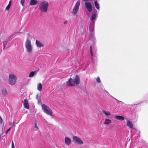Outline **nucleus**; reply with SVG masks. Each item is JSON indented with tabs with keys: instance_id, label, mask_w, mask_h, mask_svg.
<instances>
[{
	"instance_id": "nucleus-1",
	"label": "nucleus",
	"mask_w": 148,
	"mask_h": 148,
	"mask_svg": "<svg viewBox=\"0 0 148 148\" xmlns=\"http://www.w3.org/2000/svg\"><path fill=\"white\" fill-rule=\"evenodd\" d=\"M49 4L46 1H43L40 3L39 8L44 12H46L47 11Z\"/></svg>"
},
{
	"instance_id": "nucleus-2",
	"label": "nucleus",
	"mask_w": 148,
	"mask_h": 148,
	"mask_svg": "<svg viewBox=\"0 0 148 148\" xmlns=\"http://www.w3.org/2000/svg\"><path fill=\"white\" fill-rule=\"evenodd\" d=\"M41 107L42 109L44 112L49 115L50 116L52 115V111L49 107L44 104L42 105Z\"/></svg>"
},
{
	"instance_id": "nucleus-3",
	"label": "nucleus",
	"mask_w": 148,
	"mask_h": 148,
	"mask_svg": "<svg viewBox=\"0 0 148 148\" xmlns=\"http://www.w3.org/2000/svg\"><path fill=\"white\" fill-rule=\"evenodd\" d=\"M25 46L26 48L27 51L28 53H30L32 52L33 51L32 46L30 41L29 39L27 40L25 44Z\"/></svg>"
},
{
	"instance_id": "nucleus-4",
	"label": "nucleus",
	"mask_w": 148,
	"mask_h": 148,
	"mask_svg": "<svg viewBox=\"0 0 148 148\" xmlns=\"http://www.w3.org/2000/svg\"><path fill=\"white\" fill-rule=\"evenodd\" d=\"M16 79V77L15 75L13 74H11L9 75V82L10 84L11 85H14Z\"/></svg>"
},
{
	"instance_id": "nucleus-5",
	"label": "nucleus",
	"mask_w": 148,
	"mask_h": 148,
	"mask_svg": "<svg viewBox=\"0 0 148 148\" xmlns=\"http://www.w3.org/2000/svg\"><path fill=\"white\" fill-rule=\"evenodd\" d=\"M80 4V2L79 1H77L76 3L73 10L72 14L73 15H76L77 13Z\"/></svg>"
},
{
	"instance_id": "nucleus-6",
	"label": "nucleus",
	"mask_w": 148,
	"mask_h": 148,
	"mask_svg": "<svg viewBox=\"0 0 148 148\" xmlns=\"http://www.w3.org/2000/svg\"><path fill=\"white\" fill-rule=\"evenodd\" d=\"M73 140L74 143L78 144L81 145L83 143V141L79 137L76 136H73Z\"/></svg>"
},
{
	"instance_id": "nucleus-7",
	"label": "nucleus",
	"mask_w": 148,
	"mask_h": 148,
	"mask_svg": "<svg viewBox=\"0 0 148 148\" xmlns=\"http://www.w3.org/2000/svg\"><path fill=\"white\" fill-rule=\"evenodd\" d=\"M85 2V5L86 7L89 12H91L92 10L91 4L89 2Z\"/></svg>"
},
{
	"instance_id": "nucleus-8",
	"label": "nucleus",
	"mask_w": 148,
	"mask_h": 148,
	"mask_svg": "<svg viewBox=\"0 0 148 148\" xmlns=\"http://www.w3.org/2000/svg\"><path fill=\"white\" fill-rule=\"evenodd\" d=\"M73 80L74 83L77 85H79L80 83V79L79 77L77 75L75 76V77L73 79Z\"/></svg>"
},
{
	"instance_id": "nucleus-9",
	"label": "nucleus",
	"mask_w": 148,
	"mask_h": 148,
	"mask_svg": "<svg viewBox=\"0 0 148 148\" xmlns=\"http://www.w3.org/2000/svg\"><path fill=\"white\" fill-rule=\"evenodd\" d=\"M66 84L68 86H74V83L73 79L70 78L66 82Z\"/></svg>"
},
{
	"instance_id": "nucleus-10",
	"label": "nucleus",
	"mask_w": 148,
	"mask_h": 148,
	"mask_svg": "<svg viewBox=\"0 0 148 148\" xmlns=\"http://www.w3.org/2000/svg\"><path fill=\"white\" fill-rule=\"evenodd\" d=\"M23 104L24 107L27 109H28L29 108V105L28 104V102L27 100L25 99L24 100Z\"/></svg>"
},
{
	"instance_id": "nucleus-11",
	"label": "nucleus",
	"mask_w": 148,
	"mask_h": 148,
	"mask_svg": "<svg viewBox=\"0 0 148 148\" xmlns=\"http://www.w3.org/2000/svg\"><path fill=\"white\" fill-rule=\"evenodd\" d=\"M36 44L37 46L39 48H41L44 46V45L42 43H41L38 40H36Z\"/></svg>"
},
{
	"instance_id": "nucleus-12",
	"label": "nucleus",
	"mask_w": 148,
	"mask_h": 148,
	"mask_svg": "<svg viewBox=\"0 0 148 148\" xmlns=\"http://www.w3.org/2000/svg\"><path fill=\"white\" fill-rule=\"evenodd\" d=\"M65 142L66 145H69L71 144V141L69 137H66L65 139Z\"/></svg>"
},
{
	"instance_id": "nucleus-13",
	"label": "nucleus",
	"mask_w": 148,
	"mask_h": 148,
	"mask_svg": "<svg viewBox=\"0 0 148 148\" xmlns=\"http://www.w3.org/2000/svg\"><path fill=\"white\" fill-rule=\"evenodd\" d=\"M126 125L127 126L130 128H132L133 127V125L132 122L128 120H127Z\"/></svg>"
},
{
	"instance_id": "nucleus-14",
	"label": "nucleus",
	"mask_w": 148,
	"mask_h": 148,
	"mask_svg": "<svg viewBox=\"0 0 148 148\" xmlns=\"http://www.w3.org/2000/svg\"><path fill=\"white\" fill-rule=\"evenodd\" d=\"M38 3L37 0H31L30 2V5H36Z\"/></svg>"
},
{
	"instance_id": "nucleus-15",
	"label": "nucleus",
	"mask_w": 148,
	"mask_h": 148,
	"mask_svg": "<svg viewBox=\"0 0 148 148\" xmlns=\"http://www.w3.org/2000/svg\"><path fill=\"white\" fill-rule=\"evenodd\" d=\"M114 118L118 120H124L125 119L124 118L123 116L118 115L115 116Z\"/></svg>"
},
{
	"instance_id": "nucleus-16",
	"label": "nucleus",
	"mask_w": 148,
	"mask_h": 148,
	"mask_svg": "<svg viewBox=\"0 0 148 148\" xmlns=\"http://www.w3.org/2000/svg\"><path fill=\"white\" fill-rule=\"evenodd\" d=\"M42 85L40 83H39L37 85V89L39 91H41L42 90Z\"/></svg>"
},
{
	"instance_id": "nucleus-17",
	"label": "nucleus",
	"mask_w": 148,
	"mask_h": 148,
	"mask_svg": "<svg viewBox=\"0 0 148 148\" xmlns=\"http://www.w3.org/2000/svg\"><path fill=\"white\" fill-rule=\"evenodd\" d=\"M111 122V120L110 119H106L103 124L105 125H108L110 124Z\"/></svg>"
},
{
	"instance_id": "nucleus-18",
	"label": "nucleus",
	"mask_w": 148,
	"mask_h": 148,
	"mask_svg": "<svg viewBox=\"0 0 148 148\" xmlns=\"http://www.w3.org/2000/svg\"><path fill=\"white\" fill-rule=\"evenodd\" d=\"M38 71H32L30 73L29 75V77H32L35 74H36L37 72Z\"/></svg>"
},
{
	"instance_id": "nucleus-19",
	"label": "nucleus",
	"mask_w": 148,
	"mask_h": 148,
	"mask_svg": "<svg viewBox=\"0 0 148 148\" xmlns=\"http://www.w3.org/2000/svg\"><path fill=\"white\" fill-rule=\"evenodd\" d=\"M7 93L6 90L5 88H3L2 91V93L3 95H7Z\"/></svg>"
},
{
	"instance_id": "nucleus-20",
	"label": "nucleus",
	"mask_w": 148,
	"mask_h": 148,
	"mask_svg": "<svg viewBox=\"0 0 148 148\" xmlns=\"http://www.w3.org/2000/svg\"><path fill=\"white\" fill-rule=\"evenodd\" d=\"M11 4V1H10V2L9 3L8 5L7 6V7H6V8H5V10H8V11L9 10L10 8Z\"/></svg>"
},
{
	"instance_id": "nucleus-21",
	"label": "nucleus",
	"mask_w": 148,
	"mask_h": 148,
	"mask_svg": "<svg viewBox=\"0 0 148 148\" xmlns=\"http://www.w3.org/2000/svg\"><path fill=\"white\" fill-rule=\"evenodd\" d=\"M103 112L107 116H110L111 115L110 112V111H106L104 110L103 111Z\"/></svg>"
},
{
	"instance_id": "nucleus-22",
	"label": "nucleus",
	"mask_w": 148,
	"mask_h": 148,
	"mask_svg": "<svg viewBox=\"0 0 148 148\" xmlns=\"http://www.w3.org/2000/svg\"><path fill=\"white\" fill-rule=\"evenodd\" d=\"M95 7L97 9L99 10V4L98 3L97 1H96L95 2Z\"/></svg>"
},
{
	"instance_id": "nucleus-23",
	"label": "nucleus",
	"mask_w": 148,
	"mask_h": 148,
	"mask_svg": "<svg viewBox=\"0 0 148 148\" xmlns=\"http://www.w3.org/2000/svg\"><path fill=\"white\" fill-rule=\"evenodd\" d=\"M96 17V14H94L92 15L91 16V21H93L95 20Z\"/></svg>"
},
{
	"instance_id": "nucleus-24",
	"label": "nucleus",
	"mask_w": 148,
	"mask_h": 148,
	"mask_svg": "<svg viewBox=\"0 0 148 148\" xmlns=\"http://www.w3.org/2000/svg\"><path fill=\"white\" fill-rule=\"evenodd\" d=\"M8 42V41L6 40H5L3 42V44H4V48H3V49H5V47H6L7 44Z\"/></svg>"
},
{
	"instance_id": "nucleus-25",
	"label": "nucleus",
	"mask_w": 148,
	"mask_h": 148,
	"mask_svg": "<svg viewBox=\"0 0 148 148\" xmlns=\"http://www.w3.org/2000/svg\"><path fill=\"white\" fill-rule=\"evenodd\" d=\"M90 54H91L92 56L93 55V54H92V45H91L90 46Z\"/></svg>"
},
{
	"instance_id": "nucleus-26",
	"label": "nucleus",
	"mask_w": 148,
	"mask_h": 148,
	"mask_svg": "<svg viewBox=\"0 0 148 148\" xmlns=\"http://www.w3.org/2000/svg\"><path fill=\"white\" fill-rule=\"evenodd\" d=\"M25 2V0H21V5L23 6H24V3Z\"/></svg>"
},
{
	"instance_id": "nucleus-27",
	"label": "nucleus",
	"mask_w": 148,
	"mask_h": 148,
	"mask_svg": "<svg viewBox=\"0 0 148 148\" xmlns=\"http://www.w3.org/2000/svg\"><path fill=\"white\" fill-rule=\"evenodd\" d=\"M96 81L98 83H100L101 82V81L99 77H97L96 79Z\"/></svg>"
},
{
	"instance_id": "nucleus-28",
	"label": "nucleus",
	"mask_w": 148,
	"mask_h": 148,
	"mask_svg": "<svg viewBox=\"0 0 148 148\" xmlns=\"http://www.w3.org/2000/svg\"><path fill=\"white\" fill-rule=\"evenodd\" d=\"M34 127L35 128H36L37 129H38V128L37 125V123H36V122H35V123L34 124Z\"/></svg>"
},
{
	"instance_id": "nucleus-29",
	"label": "nucleus",
	"mask_w": 148,
	"mask_h": 148,
	"mask_svg": "<svg viewBox=\"0 0 148 148\" xmlns=\"http://www.w3.org/2000/svg\"><path fill=\"white\" fill-rule=\"evenodd\" d=\"M12 148H14V145L13 140H12Z\"/></svg>"
},
{
	"instance_id": "nucleus-30",
	"label": "nucleus",
	"mask_w": 148,
	"mask_h": 148,
	"mask_svg": "<svg viewBox=\"0 0 148 148\" xmlns=\"http://www.w3.org/2000/svg\"><path fill=\"white\" fill-rule=\"evenodd\" d=\"M11 129V127L9 128L8 130H6V131L5 132V134H8V132Z\"/></svg>"
},
{
	"instance_id": "nucleus-31",
	"label": "nucleus",
	"mask_w": 148,
	"mask_h": 148,
	"mask_svg": "<svg viewBox=\"0 0 148 148\" xmlns=\"http://www.w3.org/2000/svg\"><path fill=\"white\" fill-rule=\"evenodd\" d=\"M2 120L1 118L0 117V123H1L2 122Z\"/></svg>"
},
{
	"instance_id": "nucleus-32",
	"label": "nucleus",
	"mask_w": 148,
	"mask_h": 148,
	"mask_svg": "<svg viewBox=\"0 0 148 148\" xmlns=\"http://www.w3.org/2000/svg\"><path fill=\"white\" fill-rule=\"evenodd\" d=\"M67 23V21H66V22H65V23H64V24H65V23L66 24Z\"/></svg>"
},
{
	"instance_id": "nucleus-33",
	"label": "nucleus",
	"mask_w": 148,
	"mask_h": 148,
	"mask_svg": "<svg viewBox=\"0 0 148 148\" xmlns=\"http://www.w3.org/2000/svg\"><path fill=\"white\" fill-rule=\"evenodd\" d=\"M67 23V21H66V22H65V23H64V24H65V23L66 24Z\"/></svg>"
},
{
	"instance_id": "nucleus-34",
	"label": "nucleus",
	"mask_w": 148,
	"mask_h": 148,
	"mask_svg": "<svg viewBox=\"0 0 148 148\" xmlns=\"http://www.w3.org/2000/svg\"><path fill=\"white\" fill-rule=\"evenodd\" d=\"M67 23V21H66V22H65V23H64V24H65V23L66 24Z\"/></svg>"
}]
</instances>
